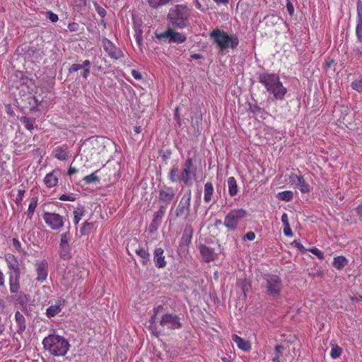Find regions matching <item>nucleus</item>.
<instances>
[{"label":"nucleus","instance_id":"nucleus-1","mask_svg":"<svg viewBox=\"0 0 362 362\" xmlns=\"http://www.w3.org/2000/svg\"><path fill=\"white\" fill-rule=\"evenodd\" d=\"M163 305L155 307L153 309V315L149 320V327L157 337L162 333L165 334L182 327L178 315L170 313H163Z\"/></svg>","mask_w":362,"mask_h":362},{"label":"nucleus","instance_id":"nucleus-2","mask_svg":"<svg viewBox=\"0 0 362 362\" xmlns=\"http://www.w3.org/2000/svg\"><path fill=\"white\" fill-rule=\"evenodd\" d=\"M259 82L264 85L267 92L273 98L283 100L287 89L281 82L279 76L275 74H262L259 76Z\"/></svg>","mask_w":362,"mask_h":362},{"label":"nucleus","instance_id":"nucleus-3","mask_svg":"<svg viewBox=\"0 0 362 362\" xmlns=\"http://www.w3.org/2000/svg\"><path fill=\"white\" fill-rule=\"evenodd\" d=\"M42 344L45 350L56 356H64L69 349L68 341L64 337L57 334L46 337L42 341Z\"/></svg>","mask_w":362,"mask_h":362},{"label":"nucleus","instance_id":"nucleus-4","mask_svg":"<svg viewBox=\"0 0 362 362\" xmlns=\"http://www.w3.org/2000/svg\"><path fill=\"white\" fill-rule=\"evenodd\" d=\"M189 9L187 6L175 5L170 9L168 20L173 28L182 29L189 24Z\"/></svg>","mask_w":362,"mask_h":362},{"label":"nucleus","instance_id":"nucleus-5","mask_svg":"<svg viewBox=\"0 0 362 362\" xmlns=\"http://www.w3.org/2000/svg\"><path fill=\"white\" fill-rule=\"evenodd\" d=\"M210 36L221 50L233 49L238 45L237 37H231L227 33L218 29L214 30Z\"/></svg>","mask_w":362,"mask_h":362},{"label":"nucleus","instance_id":"nucleus-6","mask_svg":"<svg viewBox=\"0 0 362 362\" xmlns=\"http://www.w3.org/2000/svg\"><path fill=\"white\" fill-rule=\"evenodd\" d=\"M247 216V211L243 209H234L230 210L226 216L223 221L224 226L230 230H235Z\"/></svg>","mask_w":362,"mask_h":362},{"label":"nucleus","instance_id":"nucleus-7","mask_svg":"<svg viewBox=\"0 0 362 362\" xmlns=\"http://www.w3.org/2000/svg\"><path fill=\"white\" fill-rule=\"evenodd\" d=\"M264 279L265 281L264 287L268 296L273 298H279L282 289V283L279 276L275 274H265Z\"/></svg>","mask_w":362,"mask_h":362},{"label":"nucleus","instance_id":"nucleus-8","mask_svg":"<svg viewBox=\"0 0 362 362\" xmlns=\"http://www.w3.org/2000/svg\"><path fill=\"white\" fill-rule=\"evenodd\" d=\"M156 37L159 40H164L168 43H183L186 41L187 37L180 33L175 32L173 28H168L163 33L155 32Z\"/></svg>","mask_w":362,"mask_h":362},{"label":"nucleus","instance_id":"nucleus-9","mask_svg":"<svg viewBox=\"0 0 362 362\" xmlns=\"http://www.w3.org/2000/svg\"><path fill=\"white\" fill-rule=\"evenodd\" d=\"M46 225L54 230H60L64 226L65 218L59 214L45 212L42 215Z\"/></svg>","mask_w":362,"mask_h":362},{"label":"nucleus","instance_id":"nucleus-10","mask_svg":"<svg viewBox=\"0 0 362 362\" xmlns=\"http://www.w3.org/2000/svg\"><path fill=\"white\" fill-rule=\"evenodd\" d=\"M192 192L188 189L181 198L178 206L176 209V216L187 218L190 214Z\"/></svg>","mask_w":362,"mask_h":362},{"label":"nucleus","instance_id":"nucleus-11","mask_svg":"<svg viewBox=\"0 0 362 362\" xmlns=\"http://www.w3.org/2000/svg\"><path fill=\"white\" fill-rule=\"evenodd\" d=\"M192 175H196V167L194 165V162L192 158H188L184 163L183 169L180 172V180L183 182L185 185H191V177Z\"/></svg>","mask_w":362,"mask_h":362},{"label":"nucleus","instance_id":"nucleus-12","mask_svg":"<svg viewBox=\"0 0 362 362\" xmlns=\"http://www.w3.org/2000/svg\"><path fill=\"white\" fill-rule=\"evenodd\" d=\"M102 44L104 50L107 52L108 57L113 59H119L124 57L122 50L117 47L110 40L103 38Z\"/></svg>","mask_w":362,"mask_h":362},{"label":"nucleus","instance_id":"nucleus-13","mask_svg":"<svg viewBox=\"0 0 362 362\" xmlns=\"http://www.w3.org/2000/svg\"><path fill=\"white\" fill-rule=\"evenodd\" d=\"M36 278L35 280L39 283H44L46 281L48 276V262L45 259L36 261L35 262Z\"/></svg>","mask_w":362,"mask_h":362},{"label":"nucleus","instance_id":"nucleus-14","mask_svg":"<svg viewBox=\"0 0 362 362\" xmlns=\"http://www.w3.org/2000/svg\"><path fill=\"white\" fill-rule=\"evenodd\" d=\"M289 180L301 193L305 194L310 192V187L309 184L305 182L303 176L291 174L289 176Z\"/></svg>","mask_w":362,"mask_h":362},{"label":"nucleus","instance_id":"nucleus-15","mask_svg":"<svg viewBox=\"0 0 362 362\" xmlns=\"http://www.w3.org/2000/svg\"><path fill=\"white\" fill-rule=\"evenodd\" d=\"M60 177V170L55 168L51 172L47 173L43 179V182L46 187L53 188L58 185Z\"/></svg>","mask_w":362,"mask_h":362},{"label":"nucleus","instance_id":"nucleus-16","mask_svg":"<svg viewBox=\"0 0 362 362\" xmlns=\"http://www.w3.org/2000/svg\"><path fill=\"white\" fill-rule=\"evenodd\" d=\"M71 239V234L69 231L64 233L61 235L59 247H60V256L62 258H67L69 255L71 250L69 240Z\"/></svg>","mask_w":362,"mask_h":362},{"label":"nucleus","instance_id":"nucleus-17","mask_svg":"<svg viewBox=\"0 0 362 362\" xmlns=\"http://www.w3.org/2000/svg\"><path fill=\"white\" fill-rule=\"evenodd\" d=\"M78 279V274L76 269H68L64 272L61 279V284L66 288H69L74 286Z\"/></svg>","mask_w":362,"mask_h":362},{"label":"nucleus","instance_id":"nucleus-18","mask_svg":"<svg viewBox=\"0 0 362 362\" xmlns=\"http://www.w3.org/2000/svg\"><path fill=\"white\" fill-rule=\"evenodd\" d=\"M4 259L8 268L13 272L14 275L21 276L20 264L17 257L11 253H6Z\"/></svg>","mask_w":362,"mask_h":362},{"label":"nucleus","instance_id":"nucleus-19","mask_svg":"<svg viewBox=\"0 0 362 362\" xmlns=\"http://www.w3.org/2000/svg\"><path fill=\"white\" fill-rule=\"evenodd\" d=\"M175 195V191L171 187L164 186L159 191L158 199L165 204L168 205L174 199Z\"/></svg>","mask_w":362,"mask_h":362},{"label":"nucleus","instance_id":"nucleus-20","mask_svg":"<svg viewBox=\"0 0 362 362\" xmlns=\"http://www.w3.org/2000/svg\"><path fill=\"white\" fill-rule=\"evenodd\" d=\"M52 156L59 160H66L70 156L68 146L64 144L55 147L52 152Z\"/></svg>","mask_w":362,"mask_h":362},{"label":"nucleus","instance_id":"nucleus-21","mask_svg":"<svg viewBox=\"0 0 362 362\" xmlns=\"http://www.w3.org/2000/svg\"><path fill=\"white\" fill-rule=\"evenodd\" d=\"M199 247L204 262L209 263L215 259L216 254L213 248L207 247L203 244H201Z\"/></svg>","mask_w":362,"mask_h":362},{"label":"nucleus","instance_id":"nucleus-22","mask_svg":"<svg viewBox=\"0 0 362 362\" xmlns=\"http://www.w3.org/2000/svg\"><path fill=\"white\" fill-rule=\"evenodd\" d=\"M164 250L161 247L156 248L153 252V261L157 268L161 269L166 266L165 260Z\"/></svg>","mask_w":362,"mask_h":362},{"label":"nucleus","instance_id":"nucleus-23","mask_svg":"<svg viewBox=\"0 0 362 362\" xmlns=\"http://www.w3.org/2000/svg\"><path fill=\"white\" fill-rule=\"evenodd\" d=\"M214 193V185L211 182H207L204 184V201L206 203H209L212 200L213 194Z\"/></svg>","mask_w":362,"mask_h":362},{"label":"nucleus","instance_id":"nucleus-24","mask_svg":"<svg viewBox=\"0 0 362 362\" xmlns=\"http://www.w3.org/2000/svg\"><path fill=\"white\" fill-rule=\"evenodd\" d=\"M15 320L18 327L17 332L22 334L26 329V322L23 315L19 311H16L15 313Z\"/></svg>","mask_w":362,"mask_h":362},{"label":"nucleus","instance_id":"nucleus-25","mask_svg":"<svg viewBox=\"0 0 362 362\" xmlns=\"http://www.w3.org/2000/svg\"><path fill=\"white\" fill-rule=\"evenodd\" d=\"M20 276H9V287L11 293H16L18 292L20 288Z\"/></svg>","mask_w":362,"mask_h":362},{"label":"nucleus","instance_id":"nucleus-26","mask_svg":"<svg viewBox=\"0 0 362 362\" xmlns=\"http://www.w3.org/2000/svg\"><path fill=\"white\" fill-rule=\"evenodd\" d=\"M228 193L231 197L237 194L238 192L236 180L233 177H230L227 180Z\"/></svg>","mask_w":362,"mask_h":362},{"label":"nucleus","instance_id":"nucleus-27","mask_svg":"<svg viewBox=\"0 0 362 362\" xmlns=\"http://www.w3.org/2000/svg\"><path fill=\"white\" fill-rule=\"evenodd\" d=\"M37 202H38L37 197H32L30 200L28 208L26 211L27 217L30 220H31L33 218L35 211L37 206Z\"/></svg>","mask_w":362,"mask_h":362},{"label":"nucleus","instance_id":"nucleus-28","mask_svg":"<svg viewBox=\"0 0 362 362\" xmlns=\"http://www.w3.org/2000/svg\"><path fill=\"white\" fill-rule=\"evenodd\" d=\"M166 211V206H160L158 211L154 213L152 224L160 225Z\"/></svg>","mask_w":362,"mask_h":362},{"label":"nucleus","instance_id":"nucleus-29","mask_svg":"<svg viewBox=\"0 0 362 362\" xmlns=\"http://www.w3.org/2000/svg\"><path fill=\"white\" fill-rule=\"evenodd\" d=\"M232 339L237 344L239 349L244 351L249 349V343L238 337L237 334H233L232 336Z\"/></svg>","mask_w":362,"mask_h":362},{"label":"nucleus","instance_id":"nucleus-30","mask_svg":"<svg viewBox=\"0 0 362 362\" xmlns=\"http://www.w3.org/2000/svg\"><path fill=\"white\" fill-rule=\"evenodd\" d=\"M136 254L142 259L141 263L145 265L149 260L150 254L147 249L140 247L135 250Z\"/></svg>","mask_w":362,"mask_h":362},{"label":"nucleus","instance_id":"nucleus-31","mask_svg":"<svg viewBox=\"0 0 362 362\" xmlns=\"http://www.w3.org/2000/svg\"><path fill=\"white\" fill-rule=\"evenodd\" d=\"M348 263L347 259L343 256H338L334 258L333 266L339 269H342Z\"/></svg>","mask_w":362,"mask_h":362},{"label":"nucleus","instance_id":"nucleus-32","mask_svg":"<svg viewBox=\"0 0 362 362\" xmlns=\"http://www.w3.org/2000/svg\"><path fill=\"white\" fill-rule=\"evenodd\" d=\"M168 179L172 182H181L180 173H179V169L177 167L174 166L170 169L168 175Z\"/></svg>","mask_w":362,"mask_h":362},{"label":"nucleus","instance_id":"nucleus-33","mask_svg":"<svg viewBox=\"0 0 362 362\" xmlns=\"http://www.w3.org/2000/svg\"><path fill=\"white\" fill-rule=\"evenodd\" d=\"M278 199L285 202H290L293 198V192L291 190L280 192L276 194Z\"/></svg>","mask_w":362,"mask_h":362},{"label":"nucleus","instance_id":"nucleus-34","mask_svg":"<svg viewBox=\"0 0 362 362\" xmlns=\"http://www.w3.org/2000/svg\"><path fill=\"white\" fill-rule=\"evenodd\" d=\"M20 120L26 129L31 131L34 129L35 119L26 116H23L21 117Z\"/></svg>","mask_w":362,"mask_h":362},{"label":"nucleus","instance_id":"nucleus-35","mask_svg":"<svg viewBox=\"0 0 362 362\" xmlns=\"http://www.w3.org/2000/svg\"><path fill=\"white\" fill-rule=\"evenodd\" d=\"M61 310L62 308L59 305H50L46 310V315L48 317H52L57 315Z\"/></svg>","mask_w":362,"mask_h":362},{"label":"nucleus","instance_id":"nucleus-36","mask_svg":"<svg viewBox=\"0 0 362 362\" xmlns=\"http://www.w3.org/2000/svg\"><path fill=\"white\" fill-rule=\"evenodd\" d=\"M93 225L92 223L85 221L80 228V233L82 235H88L90 233Z\"/></svg>","mask_w":362,"mask_h":362},{"label":"nucleus","instance_id":"nucleus-37","mask_svg":"<svg viewBox=\"0 0 362 362\" xmlns=\"http://www.w3.org/2000/svg\"><path fill=\"white\" fill-rule=\"evenodd\" d=\"M83 208H78L76 210L74 211V223L75 225H77L81 219L82 218V216H83Z\"/></svg>","mask_w":362,"mask_h":362},{"label":"nucleus","instance_id":"nucleus-38","mask_svg":"<svg viewBox=\"0 0 362 362\" xmlns=\"http://www.w3.org/2000/svg\"><path fill=\"white\" fill-rule=\"evenodd\" d=\"M170 0H148V4L153 8H157L160 6L165 5Z\"/></svg>","mask_w":362,"mask_h":362},{"label":"nucleus","instance_id":"nucleus-39","mask_svg":"<svg viewBox=\"0 0 362 362\" xmlns=\"http://www.w3.org/2000/svg\"><path fill=\"white\" fill-rule=\"evenodd\" d=\"M356 34L358 41L362 42V19L356 20Z\"/></svg>","mask_w":362,"mask_h":362},{"label":"nucleus","instance_id":"nucleus-40","mask_svg":"<svg viewBox=\"0 0 362 362\" xmlns=\"http://www.w3.org/2000/svg\"><path fill=\"white\" fill-rule=\"evenodd\" d=\"M351 88L358 93H362V78L355 79L351 84Z\"/></svg>","mask_w":362,"mask_h":362},{"label":"nucleus","instance_id":"nucleus-41","mask_svg":"<svg viewBox=\"0 0 362 362\" xmlns=\"http://www.w3.org/2000/svg\"><path fill=\"white\" fill-rule=\"evenodd\" d=\"M341 349L339 346L332 345L330 352L331 357L334 359L339 358L341 356Z\"/></svg>","mask_w":362,"mask_h":362},{"label":"nucleus","instance_id":"nucleus-42","mask_svg":"<svg viewBox=\"0 0 362 362\" xmlns=\"http://www.w3.org/2000/svg\"><path fill=\"white\" fill-rule=\"evenodd\" d=\"M83 180L86 184H90L98 182L99 177L95 175V173H93L90 175L85 176Z\"/></svg>","mask_w":362,"mask_h":362},{"label":"nucleus","instance_id":"nucleus-43","mask_svg":"<svg viewBox=\"0 0 362 362\" xmlns=\"http://www.w3.org/2000/svg\"><path fill=\"white\" fill-rule=\"evenodd\" d=\"M25 193V190L24 188H19L18 189L17 196H16V199H14V202L17 205H19V204H21V202H22V201L23 200V198H24Z\"/></svg>","mask_w":362,"mask_h":362},{"label":"nucleus","instance_id":"nucleus-44","mask_svg":"<svg viewBox=\"0 0 362 362\" xmlns=\"http://www.w3.org/2000/svg\"><path fill=\"white\" fill-rule=\"evenodd\" d=\"M76 199V195L73 193L69 194H62L59 199L63 202H74Z\"/></svg>","mask_w":362,"mask_h":362},{"label":"nucleus","instance_id":"nucleus-45","mask_svg":"<svg viewBox=\"0 0 362 362\" xmlns=\"http://www.w3.org/2000/svg\"><path fill=\"white\" fill-rule=\"evenodd\" d=\"M12 245L14 249L18 252H23L24 250L22 248V245L18 238H13L12 239Z\"/></svg>","mask_w":362,"mask_h":362},{"label":"nucleus","instance_id":"nucleus-46","mask_svg":"<svg viewBox=\"0 0 362 362\" xmlns=\"http://www.w3.org/2000/svg\"><path fill=\"white\" fill-rule=\"evenodd\" d=\"M310 252L320 259H322L324 258V253L317 247L310 249Z\"/></svg>","mask_w":362,"mask_h":362},{"label":"nucleus","instance_id":"nucleus-47","mask_svg":"<svg viewBox=\"0 0 362 362\" xmlns=\"http://www.w3.org/2000/svg\"><path fill=\"white\" fill-rule=\"evenodd\" d=\"M356 10H357L356 20L362 19V1L361 0L357 1Z\"/></svg>","mask_w":362,"mask_h":362},{"label":"nucleus","instance_id":"nucleus-48","mask_svg":"<svg viewBox=\"0 0 362 362\" xmlns=\"http://www.w3.org/2000/svg\"><path fill=\"white\" fill-rule=\"evenodd\" d=\"M68 28L71 32H76L79 30L80 25L76 22H72L68 25Z\"/></svg>","mask_w":362,"mask_h":362},{"label":"nucleus","instance_id":"nucleus-49","mask_svg":"<svg viewBox=\"0 0 362 362\" xmlns=\"http://www.w3.org/2000/svg\"><path fill=\"white\" fill-rule=\"evenodd\" d=\"M192 238L190 237V235H187L183 233L182 238H181V243L183 245H188L191 243Z\"/></svg>","mask_w":362,"mask_h":362},{"label":"nucleus","instance_id":"nucleus-50","mask_svg":"<svg viewBox=\"0 0 362 362\" xmlns=\"http://www.w3.org/2000/svg\"><path fill=\"white\" fill-rule=\"evenodd\" d=\"M174 118H175V121L177 122V125L179 127H181L182 126V119H181V117H180V113H179V107H176V109L175 110Z\"/></svg>","mask_w":362,"mask_h":362},{"label":"nucleus","instance_id":"nucleus-51","mask_svg":"<svg viewBox=\"0 0 362 362\" xmlns=\"http://www.w3.org/2000/svg\"><path fill=\"white\" fill-rule=\"evenodd\" d=\"M47 17L52 23L57 22L59 19L58 16L50 11L47 12Z\"/></svg>","mask_w":362,"mask_h":362},{"label":"nucleus","instance_id":"nucleus-52","mask_svg":"<svg viewBox=\"0 0 362 362\" xmlns=\"http://www.w3.org/2000/svg\"><path fill=\"white\" fill-rule=\"evenodd\" d=\"M284 233L286 236L288 237H292L293 236V232L290 227V225L284 226Z\"/></svg>","mask_w":362,"mask_h":362},{"label":"nucleus","instance_id":"nucleus-53","mask_svg":"<svg viewBox=\"0 0 362 362\" xmlns=\"http://www.w3.org/2000/svg\"><path fill=\"white\" fill-rule=\"evenodd\" d=\"M202 115H200L199 117L196 118L195 123H194V119H192V125L194 128H196V126H197V130L199 131V126L202 124Z\"/></svg>","mask_w":362,"mask_h":362},{"label":"nucleus","instance_id":"nucleus-54","mask_svg":"<svg viewBox=\"0 0 362 362\" xmlns=\"http://www.w3.org/2000/svg\"><path fill=\"white\" fill-rule=\"evenodd\" d=\"M286 9L290 16H293L294 13V7L292 3L290 1H287L286 3Z\"/></svg>","mask_w":362,"mask_h":362},{"label":"nucleus","instance_id":"nucleus-55","mask_svg":"<svg viewBox=\"0 0 362 362\" xmlns=\"http://www.w3.org/2000/svg\"><path fill=\"white\" fill-rule=\"evenodd\" d=\"M82 69L81 64H73L71 67L69 68V72H76L78 71L79 69Z\"/></svg>","mask_w":362,"mask_h":362},{"label":"nucleus","instance_id":"nucleus-56","mask_svg":"<svg viewBox=\"0 0 362 362\" xmlns=\"http://www.w3.org/2000/svg\"><path fill=\"white\" fill-rule=\"evenodd\" d=\"M183 233L187 235H190V237L192 238L193 230H192V226L191 225H187L185 228V230H184Z\"/></svg>","mask_w":362,"mask_h":362},{"label":"nucleus","instance_id":"nucleus-57","mask_svg":"<svg viewBox=\"0 0 362 362\" xmlns=\"http://www.w3.org/2000/svg\"><path fill=\"white\" fill-rule=\"evenodd\" d=\"M131 74L136 80H141L142 78V76L140 72L135 69L132 70Z\"/></svg>","mask_w":362,"mask_h":362},{"label":"nucleus","instance_id":"nucleus-58","mask_svg":"<svg viewBox=\"0 0 362 362\" xmlns=\"http://www.w3.org/2000/svg\"><path fill=\"white\" fill-rule=\"evenodd\" d=\"M281 222L283 223V226L289 225L288 218V215H287L286 213H284L283 214V215L281 216Z\"/></svg>","mask_w":362,"mask_h":362},{"label":"nucleus","instance_id":"nucleus-59","mask_svg":"<svg viewBox=\"0 0 362 362\" xmlns=\"http://www.w3.org/2000/svg\"><path fill=\"white\" fill-rule=\"evenodd\" d=\"M96 10L100 16L104 17L105 16L106 11L103 8L100 6H97Z\"/></svg>","mask_w":362,"mask_h":362},{"label":"nucleus","instance_id":"nucleus-60","mask_svg":"<svg viewBox=\"0 0 362 362\" xmlns=\"http://www.w3.org/2000/svg\"><path fill=\"white\" fill-rule=\"evenodd\" d=\"M356 211L360 220H362V203L357 206Z\"/></svg>","mask_w":362,"mask_h":362},{"label":"nucleus","instance_id":"nucleus-61","mask_svg":"<svg viewBox=\"0 0 362 362\" xmlns=\"http://www.w3.org/2000/svg\"><path fill=\"white\" fill-rule=\"evenodd\" d=\"M5 307V301L3 299L0 298V313H3L4 312Z\"/></svg>","mask_w":362,"mask_h":362},{"label":"nucleus","instance_id":"nucleus-62","mask_svg":"<svg viewBox=\"0 0 362 362\" xmlns=\"http://www.w3.org/2000/svg\"><path fill=\"white\" fill-rule=\"evenodd\" d=\"M82 69H90V62L89 60L86 59L83 61V64H81Z\"/></svg>","mask_w":362,"mask_h":362},{"label":"nucleus","instance_id":"nucleus-63","mask_svg":"<svg viewBox=\"0 0 362 362\" xmlns=\"http://www.w3.org/2000/svg\"><path fill=\"white\" fill-rule=\"evenodd\" d=\"M78 170L72 167L71 165L70 166L69 169L68 170V172H67V174L69 175V176H71L72 175L75 174Z\"/></svg>","mask_w":362,"mask_h":362},{"label":"nucleus","instance_id":"nucleus-64","mask_svg":"<svg viewBox=\"0 0 362 362\" xmlns=\"http://www.w3.org/2000/svg\"><path fill=\"white\" fill-rule=\"evenodd\" d=\"M296 247L300 249V250H303L304 249V247L303 245L300 243V242H298L296 240H294L292 243Z\"/></svg>","mask_w":362,"mask_h":362}]
</instances>
